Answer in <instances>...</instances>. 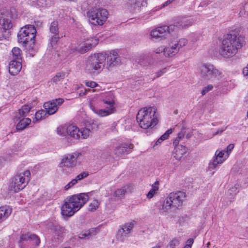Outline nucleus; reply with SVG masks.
Instances as JSON below:
<instances>
[{
  "label": "nucleus",
  "instance_id": "f257e3e1",
  "mask_svg": "<svg viewBox=\"0 0 248 248\" xmlns=\"http://www.w3.org/2000/svg\"><path fill=\"white\" fill-rule=\"evenodd\" d=\"M244 37L236 33H228L223 36L219 48V54L225 58L234 56L244 44Z\"/></svg>",
  "mask_w": 248,
  "mask_h": 248
},
{
  "label": "nucleus",
  "instance_id": "f03ea898",
  "mask_svg": "<svg viewBox=\"0 0 248 248\" xmlns=\"http://www.w3.org/2000/svg\"><path fill=\"white\" fill-rule=\"evenodd\" d=\"M88 200V195L85 193L67 197L61 207L62 215L67 217L72 216L86 203Z\"/></svg>",
  "mask_w": 248,
  "mask_h": 248
},
{
  "label": "nucleus",
  "instance_id": "7ed1b4c3",
  "mask_svg": "<svg viewBox=\"0 0 248 248\" xmlns=\"http://www.w3.org/2000/svg\"><path fill=\"white\" fill-rule=\"evenodd\" d=\"M194 22L193 18L182 17L177 19L175 23V25L163 26L159 27L152 31L151 36L156 39L162 40L165 38L172 30L174 26L178 28H186L191 26Z\"/></svg>",
  "mask_w": 248,
  "mask_h": 248
},
{
  "label": "nucleus",
  "instance_id": "20e7f679",
  "mask_svg": "<svg viewBox=\"0 0 248 248\" xmlns=\"http://www.w3.org/2000/svg\"><path fill=\"white\" fill-rule=\"evenodd\" d=\"M186 198V194L184 192H171L164 201L159 209L162 211L163 213L175 211L182 206Z\"/></svg>",
  "mask_w": 248,
  "mask_h": 248
},
{
  "label": "nucleus",
  "instance_id": "39448f33",
  "mask_svg": "<svg viewBox=\"0 0 248 248\" xmlns=\"http://www.w3.org/2000/svg\"><path fill=\"white\" fill-rule=\"evenodd\" d=\"M136 119L140 126L143 129L154 127L158 121L156 109L153 107L140 109L137 115Z\"/></svg>",
  "mask_w": 248,
  "mask_h": 248
},
{
  "label": "nucleus",
  "instance_id": "423d86ee",
  "mask_svg": "<svg viewBox=\"0 0 248 248\" xmlns=\"http://www.w3.org/2000/svg\"><path fill=\"white\" fill-rule=\"evenodd\" d=\"M31 180V172L29 170L17 173L11 178L8 186L10 191L15 193L23 189Z\"/></svg>",
  "mask_w": 248,
  "mask_h": 248
},
{
  "label": "nucleus",
  "instance_id": "0eeeda50",
  "mask_svg": "<svg viewBox=\"0 0 248 248\" xmlns=\"http://www.w3.org/2000/svg\"><path fill=\"white\" fill-rule=\"evenodd\" d=\"M106 58V55L103 53L91 56L87 62L86 70L90 73L98 74L104 69Z\"/></svg>",
  "mask_w": 248,
  "mask_h": 248
},
{
  "label": "nucleus",
  "instance_id": "6e6552de",
  "mask_svg": "<svg viewBox=\"0 0 248 248\" xmlns=\"http://www.w3.org/2000/svg\"><path fill=\"white\" fill-rule=\"evenodd\" d=\"M89 21L94 25H102L108 18V13L103 8L93 9L87 13Z\"/></svg>",
  "mask_w": 248,
  "mask_h": 248
},
{
  "label": "nucleus",
  "instance_id": "1a4fd4ad",
  "mask_svg": "<svg viewBox=\"0 0 248 248\" xmlns=\"http://www.w3.org/2000/svg\"><path fill=\"white\" fill-rule=\"evenodd\" d=\"M36 30L32 25H27L21 28L17 34L18 42L24 45L29 42L34 43V38L36 36Z\"/></svg>",
  "mask_w": 248,
  "mask_h": 248
},
{
  "label": "nucleus",
  "instance_id": "9d476101",
  "mask_svg": "<svg viewBox=\"0 0 248 248\" xmlns=\"http://www.w3.org/2000/svg\"><path fill=\"white\" fill-rule=\"evenodd\" d=\"M67 135L75 139H86L91 134V130L87 127L79 129L77 126L69 125L67 128Z\"/></svg>",
  "mask_w": 248,
  "mask_h": 248
},
{
  "label": "nucleus",
  "instance_id": "9b49d317",
  "mask_svg": "<svg viewBox=\"0 0 248 248\" xmlns=\"http://www.w3.org/2000/svg\"><path fill=\"white\" fill-rule=\"evenodd\" d=\"M81 155V153L77 152L64 155L61 159L59 167L68 169L76 167L77 165V160Z\"/></svg>",
  "mask_w": 248,
  "mask_h": 248
},
{
  "label": "nucleus",
  "instance_id": "f8f14e48",
  "mask_svg": "<svg viewBox=\"0 0 248 248\" xmlns=\"http://www.w3.org/2000/svg\"><path fill=\"white\" fill-rule=\"evenodd\" d=\"M216 69L211 64L203 63L199 66V73L202 78L209 80L213 78L216 74Z\"/></svg>",
  "mask_w": 248,
  "mask_h": 248
},
{
  "label": "nucleus",
  "instance_id": "ddd939ff",
  "mask_svg": "<svg viewBox=\"0 0 248 248\" xmlns=\"http://www.w3.org/2000/svg\"><path fill=\"white\" fill-rule=\"evenodd\" d=\"M64 102V99L58 98L52 99L44 104V108L48 115L55 113L58 109V106L61 105Z\"/></svg>",
  "mask_w": 248,
  "mask_h": 248
},
{
  "label": "nucleus",
  "instance_id": "4468645a",
  "mask_svg": "<svg viewBox=\"0 0 248 248\" xmlns=\"http://www.w3.org/2000/svg\"><path fill=\"white\" fill-rule=\"evenodd\" d=\"M2 16L0 18V25H1L3 29V31L1 32V37L7 39L11 35L10 32L9 31L13 25L11 20L8 18L10 16L4 15L1 14Z\"/></svg>",
  "mask_w": 248,
  "mask_h": 248
},
{
  "label": "nucleus",
  "instance_id": "2eb2a0df",
  "mask_svg": "<svg viewBox=\"0 0 248 248\" xmlns=\"http://www.w3.org/2000/svg\"><path fill=\"white\" fill-rule=\"evenodd\" d=\"M177 45H178L177 43L172 40L170 41L167 46L162 48L158 51H156V53H159L160 51H163L166 57H172L176 55L180 50Z\"/></svg>",
  "mask_w": 248,
  "mask_h": 248
},
{
  "label": "nucleus",
  "instance_id": "dca6fc26",
  "mask_svg": "<svg viewBox=\"0 0 248 248\" xmlns=\"http://www.w3.org/2000/svg\"><path fill=\"white\" fill-rule=\"evenodd\" d=\"M134 226V221L125 223L121 226L117 233V238L121 241H124L131 232Z\"/></svg>",
  "mask_w": 248,
  "mask_h": 248
},
{
  "label": "nucleus",
  "instance_id": "f3484780",
  "mask_svg": "<svg viewBox=\"0 0 248 248\" xmlns=\"http://www.w3.org/2000/svg\"><path fill=\"white\" fill-rule=\"evenodd\" d=\"M30 240L32 242V244L35 246H38L40 243V240L39 237L35 234L27 233L26 234H22L20 235V239L18 243L21 248H24L22 242L24 241Z\"/></svg>",
  "mask_w": 248,
  "mask_h": 248
},
{
  "label": "nucleus",
  "instance_id": "a211bd4d",
  "mask_svg": "<svg viewBox=\"0 0 248 248\" xmlns=\"http://www.w3.org/2000/svg\"><path fill=\"white\" fill-rule=\"evenodd\" d=\"M120 62V59L118 56V53L115 51H111L107 56L106 67L109 70L119 64Z\"/></svg>",
  "mask_w": 248,
  "mask_h": 248
},
{
  "label": "nucleus",
  "instance_id": "6ab92c4d",
  "mask_svg": "<svg viewBox=\"0 0 248 248\" xmlns=\"http://www.w3.org/2000/svg\"><path fill=\"white\" fill-rule=\"evenodd\" d=\"M133 148L132 144L124 143L116 147L114 150V154L117 156L120 157L125 154H129Z\"/></svg>",
  "mask_w": 248,
  "mask_h": 248
},
{
  "label": "nucleus",
  "instance_id": "aec40b11",
  "mask_svg": "<svg viewBox=\"0 0 248 248\" xmlns=\"http://www.w3.org/2000/svg\"><path fill=\"white\" fill-rule=\"evenodd\" d=\"M98 43V40L96 38H92L90 42L87 41L83 43L80 46L77 48L76 50L83 54L88 51L93 46H95Z\"/></svg>",
  "mask_w": 248,
  "mask_h": 248
},
{
  "label": "nucleus",
  "instance_id": "412c9836",
  "mask_svg": "<svg viewBox=\"0 0 248 248\" xmlns=\"http://www.w3.org/2000/svg\"><path fill=\"white\" fill-rule=\"evenodd\" d=\"M22 68L21 62L19 60H13L9 64V72L11 75L17 74Z\"/></svg>",
  "mask_w": 248,
  "mask_h": 248
},
{
  "label": "nucleus",
  "instance_id": "4be33fe9",
  "mask_svg": "<svg viewBox=\"0 0 248 248\" xmlns=\"http://www.w3.org/2000/svg\"><path fill=\"white\" fill-rule=\"evenodd\" d=\"M32 108V106L29 104L23 106L21 108L18 110V114L16 116L15 119L16 121H18L22 118H24L28 115Z\"/></svg>",
  "mask_w": 248,
  "mask_h": 248
},
{
  "label": "nucleus",
  "instance_id": "5701e85b",
  "mask_svg": "<svg viewBox=\"0 0 248 248\" xmlns=\"http://www.w3.org/2000/svg\"><path fill=\"white\" fill-rule=\"evenodd\" d=\"M186 154V149L183 145H179L174 147L173 152L174 157L176 160H180L183 156Z\"/></svg>",
  "mask_w": 248,
  "mask_h": 248
},
{
  "label": "nucleus",
  "instance_id": "b1692460",
  "mask_svg": "<svg viewBox=\"0 0 248 248\" xmlns=\"http://www.w3.org/2000/svg\"><path fill=\"white\" fill-rule=\"evenodd\" d=\"M12 209L9 206L0 207V222L6 219L11 214Z\"/></svg>",
  "mask_w": 248,
  "mask_h": 248
},
{
  "label": "nucleus",
  "instance_id": "393cba45",
  "mask_svg": "<svg viewBox=\"0 0 248 248\" xmlns=\"http://www.w3.org/2000/svg\"><path fill=\"white\" fill-rule=\"evenodd\" d=\"M107 97L108 98H105L103 100V102L109 106L108 108H107L108 109H110L111 108H112V111L113 112L115 108L114 107V95L113 94L111 93H107Z\"/></svg>",
  "mask_w": 248,
  "mask_h": 248
},
{
  "label": "nucleus",
  "instance_id": "a878e982",
  "mask_svg": "<svg viewBox=\"0 0 248 248\" xmlns=\"http://www.w3.org/2000/svg\"><path fill=\"white\" fill-rule=\"evenodd\" d=\"M91 108L95 114H97L100 117L106 116L113 113L112 111V108H111L110 109L106 108V109H96L93 107H91Z\"/></svg>",
  "mask_w": 248,
  "mask_h": 248
},
{
  "label": "nucleus",
  "instance_id": "bb28decb",
  "mask_svg": "<svg viewBox=\"0 0 248 248\" xmlns=\"http://www.w3.org/2000/svg\"><path fill=\"white\" fill-rule=\"evenodd\" d=\"M19 120V122L17 123L16 127L17 130H23L31 123V120L28 118H22Z\"/></svg>",
  "mask_w": 248,
  "mask_h": 248
},
{
  "label": "nucleus",
  "instance_id": "cd10ccee",
  "mask_svg": "<svg viewBox=\"0 0 248 248\" xmlns=\"http://www.w3.org/2000/svg\"><path fill=\"white\" fill-rule=\"evenodd\" d=\"M239 186L238 184H236L233 186H232L230 187L228 190V194L231 196L230 200L229 201V203L232 202V199L233 198V197L239 192Z\"/></svg>",
  "mask_w": 248,
  "mask_h": 248
},
{
  "label": "nucleus",
  "instance_id": "c85d7f7f",
  "mask_svg": "<svg viewBox=\"0 0 248 248\" xmlns=\"http://www.w3.org/2000/svg\"><path fill=\"white\" fill-rule=\"evenodd\" d=\"M95 232V229H92L88 231L81 232L79 234L78 237L80 239H89L90 237L93 235H95V233L94 232Z\"/></svg>",
  "mask_w": 248,
  "mask_h": 248
},
{
  "label": "nucleus",
  "instance_id": "c756f323",
  "mask_svg": "<svg viewBox=\"0 0 248 248\" xmlns=\"http://www.w3.org/2000/svg\"><path fill=\"white\" fill-rule=\"evenodd\" d=\"M158 185L159 183L158 181H156L154 184L152 185V188L150 189V190L146 195L148 199H151L152 198H153L154 195L158 190Z\"/></svg>",
  "mask_w": 248,
  "mask_h": 248
},
{
  "label": "nucleus",
  "instance_id": "7c9ffc66",
  "mask_svg": "<svg viewBox=\"0 0 248 248\" xmlns=\"http://www.w3.org/2000/svg\"><path fill=\"white\" fill-rule=\"evenodd\" d=\"M185 134L186 128L183 127L181 129V131L178 134L177 137L173 141V144L174 147L180 145L179 143L181 140L184 138Z\"/></svg>",
  "mask_w": 248,
  "mask_h": 248
},
{
  "label": "nucleus",
  "instance_id": "2f4dec72",
  "mask_svg": "<svg viewBox=\"0 0 248 248\" xmlns=\"http://www.w3.org/2000/svg\"><path fill=\"white\" fill-rule=\"evenodd\" d=\"M47 114L46 110L41 109L37 111L35 113V118L33 119V123H35L36 122L41 120L45 118L46 115Z\"/></svg>",
  "mask_w": 248,
  "mask_h": 248
},
{
  "label": "nucleus",
  "instance_id": "473e14b6",
  "mask_svg": "<svg viewBox=\"0 0 248 248\" xmlns=\"http://www.w3.org/2000/svg\"><path fill=\"white\" fill-rule=\"evenodd\" d=\"M12 52L13 56V60H21V50L18 47H14L12 50Z\"/></svg>",
  "mask_w": 248,
  "mask_h": 248
},
{
  "label": "nucleus",
  "instance_id": "72a5a7b5",
  "mask_svg": "<svg viewBox=\"0 0 248 248\" xmlns=\"http://www.w3.org/2000/svg\"><path fill=\"white\" fill-rule=\"evenodd\" d=\"M172 133V129H168L157 140L155 143L156 145L161 143L163 140L167 139L170 135Z\"/></svg>",
  "mask_w": 248,
  "mask_h": 248
},
{
  "label": "nucleus",
  "instance_id": "f704fd0d",
  "mask_svg": "<svg viewBox=\"0 0 248 248\" xmlns=\"http://www.w3.org/2000/svg\"><path fill=\"white\" fill-rule=\"evenodd\" d=\"M49 30L51 33L53 34H59L58 23L57 21H53L49 27Z\"/></svg>",
  "mask_w": 248,
  "mask_h": 248
},
{
  "label": "nucleus",
  "instance_id": "c9c22d12",
  "mask_svg": "<svg viewBox=\"0 0 248 248\" xmlns=\"http://www.w3.org/2000/svg\"><path fill=\"white\" fill-rule=\"evenodd\" d=\"M225 150H223L218 153V164L223 163L228 157H225L226 156Z\"/></svg>",
  "mask_w": 248,
  "mask_h": 248
},
{
  "label": "nucleus",
  "instance_id": "e433bc0d",
  "mask_svg": "<svg viewBox=\"0 0 248 248\" xmlns=\"http://www.w3.org/2000/svg\"><path fill=\"white\" fill-rule=\"evenodd\" d=\"M217 166V151L215 152V155L212 162H210L209 164L208 170L212 171L216 169Z\"/></svg>",
  "mask_w": 248,
  "mask_h": 248
},
{
  "label": "nucleus",
  "instance_id": "4c0bfd02",
  "mask_svg": "<svg viewBox=\"0 0 248 248\" xmlns=\"http://www.w3.org/2000/svg\"><path fill=\"white\" fill-rule=\"evenodd\" d=\"M180 243V238L178 237L174 238L171 240L167 246V248H175V247L179 245Z\"/></svg>",
  "mask_w": 248,
  "mask_h": 248
},
{
  "label": "nucleus",
  "instance_id": "58836bf2",
  "mask_svg": "<svg viewBox=\"0 0 248 248\" xmlns=\"http://www.w3.org/2000/svg\"><path fill=\"white\" fill-rule=\"evenodd\" d=\"M99 205V202L97 200H94L91 203H90L88 210L90 211L93 212L95 211Z\"/></svg>",
  "mask_w": 248,
  "mask_h": 248
},
{
  "label": "nucleus",
  "instance_id": "ea45409f",
  "mask_svg": "<svg viewBox=\"0 0 248 248\" xmlns=\"http://www.w3.org/2000/svg\"><path fill=\"white\" fill-rule=\"evenodd\" d=\"M67 126H61L57 128V133L62 136H64L67 135Z\"/></svg>",
  "mask_w": 248,
  "mask_h": 248
},
{
  "label": "nucleus",
  "instance_id": "a19ab883",
  "mask_svg": "<svg viewBox=\"0 0 248 248\" xmlns=\"http://www.w3.org/2000/svg\"><path fill=\"white\" fill-rule=\"evenodd\" d=\"M64 77H65V74L64 73H57L56 75V76H54L52 78V81L53 82L57 83L58 82L64 79Z\"/></svg>",
  "mask_w": 248,
  "mask_h": 248
},
{
  "label": "nucleus",
  "instance_id": "79ce46f5",
  "mask_svg": "<svg viewBox=\"0 0 248 248\" xmlns=\"http://www.w3.org/2000/svg\"><path fill=\"white\" fill-rule=\"evenodd\" d=\"M126 191L125 186L116 190L114 194V196L117 197H120L124 196Z\"/></svg>",
  "mask_w": 248,
  "mask_h": 248
},
{
  "label": "nucleus",
  "instance_id": "37998d69",
  "mask_svg": "<svg viewBox=\"0 0 248 248\" xmlns=\"http://www.w3.org/2000/svg\"><path fill=\"white\" fill-rule=\"evenodd\" d=\"M147 59V57L145 55H141L136 60V62L139 63L141 65H144Z\"/></svg>",
  "mask_w": 248,
  "mask_h": 248
},
{
  "label": "nucleus",
  "instance_id": "c03bdc74",
  "mask_svg": "<svg viewBox=\"0 0 248 248\" xmlns=\"http://www.w3.org/2000/svg\"><path fill=\"white\" fill-rule=\"evenodd\" d=\"M174 40L175 41V42L177 43L178 45H177L178 46L179 49H180V48H182V47L185 46L187 43V40L184 38L180 39L179 40H178L177 39H174Z\"/></svg>",
  "mask_w": 248,
  "mask_h": 248
},
{
  "label": "nucleus",
  "instance_id": "a18cd8bd",
  "mask_svg": "<svg viewBox=\"0 0 248 248\" xmlns=\"http://www.w3.org/2000/svg\"><path fill=\"white\" fill-rule=\"evenodd\" d=\"M60 39L59 34H53L50 39V44L53 46L57 44Z\"/></svg>",
  "mask_w": 248,
  "mask_h": 248
},
{
  "label": "nucleus",
  "instance_id": "49530a36",
  "mask_svg": "<svg viewBox=\"0 0 248 248\" xmlns=\"http://www.w3.org/2000/svg\"><path fill=\"white\" fill-rule=\"evenodd\" d=\"M213 89V86L211 84L208 85L207 86L203 88L201 91V93L202 95H205L206 93L210 91Z\"/></svg>",
  "mask_w": 248,
  "mask_h": 248
},
{
  "label": "nucleus",
  "instance_id": "de8ad7c7",
  "mask_svg": "<svg viewBox=\"0 0 248 248\" xmlns=\"http://www.w3.org/2000/svg\"><path fill=\"white\" fill-rule=\"evenodd\" d=\"M88 175H89L88 173L86 172H82V173L78 175L75 179V180H77V182H78V181L81 180L83 179V178L87 177L88 176Z\"/></svg>",
  "mask_w": 248,
  "mask_h": 248
},
{
  "label": "nucleus",
  "instance_id": "09e8293b",
  "mask_svg": "<svg viewBox=\"0 0 248 248\" xmlns=\"http://www.w3.org/2000/svg\"><path fill=\"white\" fill-rule=\"evenodd\" d=\"M55 232L58 236H60L62 233L63 232L64 229L62 227H61L59 226H55L54 227Z\"/></svg>",
  "mask_w": 248,
  "mask_h": 248
},
{
  "label": "nucleus",
  "instance_id": "8fccbe9b",
  "mask_svg": "<svg viewBox=\"0 0 248 248\" xmlns=\"http://www.w3.org/2000/svg\"><path fill=\"white\" fill-rule=\"evenodd\" d=\"M234 148V145L233 144H230L227 148L225 149L226 150V152H227L226 153V156L225 157H228L230 154H231L232 150Z\"/></svg>",
  "mask_w": 248,
  "mask_h": 248
},
{
  "label": "nucleus",
  "instance_id": "3c124183",
  "mask_svg": "<svg viewBox=\"0 0 248 248\" xmlns=\"http://www.w3.org/2000/svg\"><path fill=\"white\" fill-rule=\"evenodd\" d=\"M77 183V180H75V179H73L71 181H70L68 184H67L65 186V190H67L68 189L73 186Z\"/></svg>",
  "mask_w": 248,
  "mask_h": 248
},
{
  "label": "nucleus",
  "instance_id": "603ef678",
  "mask_svg": "<svg viewBox=\"0 0 248 248\" xmlns=\"http://www.w3.org/2000/svg\"><path fill=\"white\" fill-rule=\"evenodd\" d=\"M85 85L91 88H94L98 86V84H97L95 82L92 81H85Z\"/></svg>",
  "mask_w": 248,
  "mask_h": 248
},
{
  "label": "nucleus",
  "instance_id": "864d4df0",
  "mask_svg": "<svg viewBox=\"0 0 248 248\" xmlns=\"http://www.w3.org/2000/svg\"><path fill=\"white\" fill-rule=\"evenodd\" d=\"M216 46L215 45H214V46H212V48H210L209 53H211V54L216 55Z\"/></svg>",
  "mask_w": 248,
  "mask_h": 248
},
{
  "label": "nucleus",
  "instance_id": "5fc2aeb1",
  "mask_svg": "<svg viewBox=\"0 0 248 248\" xmlns=\"http://www.w3.org/2000/svg\"><path fill=\"white\" fill-rule=\"evenodd\" d=\"M40 2L42 5H49L52 2V0H40Z\"/></svg>",
  "mask_w": 248,
  "mask_h": 248
},
{
  "label": "nucleus",
  "instance_id": "6e6d98bb",
  "mask_svg": "<svg viewBox=\"0 0 248 248\" xmlns=\"http://www.w3.org/2000/svg\"><path fill=\"white\" fill-rule=\"evenodd\" d=\"M165 72V68L162 69V70H160L158 72L156 73L157 75L156 76V78L159 77L161 75H162Z\"/></svg>",
  "mask_w": 248,
  "mask_h": 248
},
{
  "label": "nucleus",
  "instance_id": "4d7b16f0",
  "mask_svg": "<svg viewBox=\"0 0 248 248\" xmlns=\"http://www.w3.org/2000/svg\"><path fill=\"white\" fill-rule=\"evenodd\" d=\"M193 243V239L190 238L187 241L186 245L187 246H190V247H191V246Z\"/></svg>",
  "mask_w": 248,
  "mask_h": 248
},
{
  "label": "nucleus",
  "instance_id": "13d9d810",
  "mask_svg": "<svg viewBox=\"0 0 248 248\" xmlns=\"http://www.w3.org/2000/svg\"><path fill=\"white\" fill-rule=\"evenodd\" d=\"M243 73L244 76L248 75V65L243 69Z\"/></svg>",
  "mask_w": 248,
  "mask_h": 248
},
{
  "label": "nucleus",
  "instance_id": "bf43d9fd",
  "mask_svg": "<svg viewBox=\"0 0 248 248\" xmlns=\"http://www.w3.org/2000/svg\"><path fill=\"white\" fill-rule=\"evenodd\" d=\"M185 136H186V139H188L191 137V134L190 133H187L186 130V134L185 135Z\"/></svg>",
  "mask_w": 248,
  "mask_h": 248
},
{
  "label": "nucleus",
  "instance_id": "052dcab7",
  "mask_svg": "<svg viewBox=\"0 0 248 248\" xmlns=\"http://www.w3.org/2000/svg\"><path fill=\"white\" fill-rule=\"evenodd\" d=\"M86 89H84L83 92L82 91V90L81 91L80 93H79V95L80 96L84 95L86 94Z\"/></svg>",
  "mask_w": 248,
  "mask_h": 248
},
{
  "label": "nucleus",
  "instance_id": "680f3d73",
  "mask_svg": "<svg viewBox=\"0 0 248 248\" xmlns=\"http://www.w3.org/2000/svg\"><path fill=\"white\" fill-rule=\"evenodd\" d=\"M225 130V127H223L220 130H218V134L219 133V132H220V133H222L223 131H224V130Z\"/></svg>",
  "mask_w": 248,
  "mask_h": 248
},
{
  "label": "nucleus",
  "instance_id": "e2e57ef3",
  "mask_svg": "<svg viewBox=\"0 0 248 248\" xmlns=\"http://www.w3.org/2000/svg\"><path fill=\"white\" fill-rule=\"evenodd\" d=\"M191 247H190V246H187V245H186L184 248H191Z\"/></svg>",
  "mask_w": 248,
  "mask_h": 248
},
{
  "label": "nucleus",
  "instance_id": "0e129e2a",
  "mask_svg": "<svg viewBox=\"0 0 248 248\" xmlns=\"http://www.w3.org/2000/svg\"><path fill=\"white\" fill-rule=\"evenodd\" d=\"M0 40H2L1 32L0 31Z\"/></svg>",
  "mask_w": 248,
  "mask_h": 248
},
{
  "label": "nucleus",
  "instance_id": "69168bd1",
  "mask_svg": "<svg viewBox=\"0 0 248 248\" xmlns=\"http://www.w3.org/2000/svg\"><path fill=\"white\" fill-rule=\"evenodd\" d=\"M68 1H77V0H68Z\"/></svg>",
  "mask_w": 248,
  "mask_h": 248
},
{
  "label": "nucleus",
  "instance_id": "338daca9",
  "mask_svg": "<svg viewBox=\"0 0 248 248\" xmlns=\"http://www.w3.org/2000/svg\"><path fill=\"white\" fill-rule=\"evenodd\" d=\"M160 248L159 247H154V248Z\"/></svg>",
  "mask_w": 248,
  "mask_h": 248
},
{
  "label": "nucleus",
  "instance_id": "774afa93",
  "mask_svg": "<svg viewBox=\"0 0 248 248\" xmlns=\"http://www.w3.org/2000/svg\"><path fill=\"white\" fill-rule=\"evenodd\" d=\"M143 3H146V1H143Z\"/></svg>",
  "mask_w": 248,
  "mask_h": 248
}]
</instances>
